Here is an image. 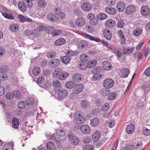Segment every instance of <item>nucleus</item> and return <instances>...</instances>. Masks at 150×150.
Returning a JSON list of instances; mask_svg holds the SVG:
<instances>
[{
    "instance_id": "1",
    "label": "nucleus",
    "mask_w": 150,
    "mask_h": 150,
    "mask_svg": "<svg viewBox=\"0 0 150 150\" xmlns=\"http://www.w3.org/2000/svg\"><path fill=\"white\" fill-rule=\"evenodd\" d=\"M52 75L54 77L58 78L59 79L63 80L69 76V74L66 72L63 71L61 69L58 68L54 70Z\"/></svg>"
},
{
    "instance_id": "2",
    "label": "nucleus",
    "mask_w": 150,
    "mask_h": 150,
    "mask_svg": "<svg viewBox=\"0 0 150 150\" xmlns=\"http://www.w3.org/2000/svg\"><path fill=\"white\" fill-rule=\"evenodd\" d=\"M74 117V122L76 124L80 125L84 123L86 120L85 117L79 113H76Z\"/></svg>"
},
{
    "instance_id": "3",
    "label": "nucleus",
    "mask_w": 150,
    "mask_h": 150,
    "mask_svg": "<svg viewBox=\"0 0 150 150\" xmlns=\"http://www.w3.org/2000/svg\"><path fill=\"white\" fill-rule=\"evenodd\" d=\"M114 84V81L111 79L107 78L104 80L103 82V86L107 89L111 88Z\"/></svg>"
},
{
    "instance_id": "4",
    "label": "nucleus",
    "mask_w": 150,
    "mask_h": 150,
    "mask_svg": "<svg viewBox=\"0 0 150 150\" xmlns=\"http://www.w3.org/2000/svg\"><path fill=\"white\" fill-rule=\"evenodd\" d=\"M56 136L61 141H64L66 138V135L62 130H59L56 132Z\"/></svg>"
},
{
    "instance_id": "5",
    "label": "nucleus",
    "mask_w": 150,
    "mask_h": 150,
    "mask_svg": "<svg viewBox=\"0 0 150 150\" xmlns=\"http://www.w3.org/2000/svg\"><path fill=\"white\" fill-rule=\"evenodd\" d=\"M57 97L60 99H63L67 96L68 92L65 89H59Z\"/></svg>"
},
{
    "instance_id": "6",
    "label": "nucleus",
    "mask_w": 150,
    "mask_h": 150,
    "mask_svg": "<svg viewBox=\"0 0 150 150\" xmlns=\"http://www.w3.org/2000/svg\"><path fill=\"white\" fill-rule=\"evenodd\" d=\"M81 9L85 11H89L92 8L91 5L88 2H83L81 5Z\"/></svg>"
},
{
    "instance_id": "7",
    "label": "nucleus",
    "mask_w": 150,
    "mask_h": 150,
    "mask_svg": "<svg viewBox=\"0 0 150 150\" xmlns=\"http://www.w3.org/2000/svg\"><path fill=\"white\" fill-rule=\"evenodd\" d=\"M81 131L85 134L90 133L91 129L89 126L87 125H83L80 127Z\"/></svg>"
},
{
    "instance_id": "8",
    "label": "nucleus",
    "mask_w": 150,
    "mask_h": 150,
    "mask_svg": "<svg viewBox=\"0 0 150 150\" xmlns=\"http://www.w3.org/2000/svg\"><path fill=\"white\" fill-rule=\"evenodd\" d=\"M73 91L74 93L76 94L80 93L83 88V85L81 83H79L74 87Z\"/></svg>"
},
{
    "instance_id": "9",
    "label": "nucleus",
    "mask_w": 150,
    "mask_h": 150,
    "mask_svg": "<svg viewBox=\"0 0 150 150\" xmlns=\"http://www.w3.org/2000/svg\"><path fill=\"white\" fill-rule=\"evenodd\" d=\"M141 12L144 16H147L150 13L149 7L147 5L143 6L141 8Z\"/></svg>"
},
{
    "instance_id": "10",
    "label": "nucleus",
    "mask_w": 150,
    "mask_h": 150,
    "mask_svg": "<svg viewBox=\"0 0 150 150\" xmlns=\"http://www.w3.org/2000/svg\"><path fill=\"white\" fill-rule=\"evenodd\" d=\"M85 20L83 18H77L75 21L76 25L80 27L83 26L85 23Z\"/></svg>"
},
{
    "instance_id": "11",
    "label": "nucleus",
    "mask_w": 150,
    "mask_h": 150,
    "mask_svg": "<svg viewBox=\"0 0 150 150\" xmlns=\"http://www.w3.org/2000/svg\"><path fill=\"white\" fill-rule=\"evenodd\" d=\"M135 127L133 124H130L128 125L126 128V132L128 134L132 133L134 131Z\"/></svg>"
},
{
    "instance_id": "12",
    "label": "nucleus",
    "mask_w": 150,
    "mask_h": 150,
    "mask_svg": "<svg viewBox=\"0 0 150 150\" xmlns=\"http://www.w3.org/2000/svg\"><path fill=\"white\" fill-rule=\"evenodd\" d=\"M134 49V47H125L124 46L123 48V52L125 54L129 55L133 52Z\"/></svg>"
},
{
    "instance_id": "13",
    "label": "nucleus",
    "mask_w": 150,
    "mask_h": 150,
    "mask_svg": "<svg viewBox=\"0 0 150 150\" xmlns=\"http://www.w3.org/2000/svg\"><path fill=\"white\" fill-rule=\"evenodd\" d=\"M136 10V8L134 5H129L126 8L125 12L126 14H129L134 13Z\"/></svg>"
},
{
    "instance_id": "14",
    "label": "nucleus",
    "mask_w": 150,
    "mask_h": 150,
    "mask_svg": "<svg viewBox=\"0 0 150 150\" xmlns=\"http://www.w3.org/2000/svg\"><path fill=\"white\" fill-rule=\"evenodd\" d=\"M125 6V3L122 1H120L117 4L116 8L118 11L121 12L124 10Z\"/></svg>"
},
{
    "instance_id": "15",
    "label": "nucleus",
    "mask_w": 150,
    "mask_h": 150,
    "mask_svg": "<svg viewBox=\"0 0 150 150\" xmlns=\"http://www.w3.org/2000/svg\"><path fill=\"white\" fill-rule=\"evenodd\" d=\"M105 11L107 13L112 15H115L117 12L116 9L111 7H106Z\"/></svg>"
},
{
    "instance_id": "16",
    "label": "nucleus",
    "mask_w": 150,
    "mask_h": 150,
    "mask_svg": "<svg viewBox=\"0 0 150 150\" xmlns=\"http://www.w3.org/2000/svg\"><path fill=\"white\" fill-rule=\"evenodd\" d=\"M47 18L50 21L55 22L57 20L58 17L55 14L52 13L48 14L47 16Z\"/></svg>"
},
{
    "instance_id": "17",
    "label": "nucleus",
    "mask_w": 150,
    "mask_h": 150,
    "mask_svg": "<svg viewBox=\"0 0 150 150\" xmlns=\"http://www.w3.org/2000/svg\"><path fill=\"white\" fill-rule=\"evenodd\" d=\"M53 86L54 87V89L56 91H57L59 89L62 85L61 83L58 80H55L52 82Z\"/></svg>"
},
{
    "instance_id": "18",
    "label": "nucleus",
    "mask_w": 150,
    "mask_h": 150,
    "mask_svg": "<svg viewBox=\"0 0 150 150\" xmlns=\"http://www.w3.org/2000/svg\"><path fill=\"white\" fill-rule=\"evenodd\" d=\"M78 53V51H73L71 50H68L66 51L65 54L67 56L70 57L77 55Z\"/></svg>"
},
{
    "instance_id": "19",
    "label": "nucleus",
    "mask_w": 150,
    "mask_h": 150,
    "mask_svg": "<svg viewBox=\"0 0 150 150\" xmlns=\"http://www.w3.org/2000/svg\"><path fill=\"white\" fill-rule=\"evenodd\" d=\"M49 64L51 67H56L59 64V61L57 59H53L50 61Z\"/></svg>"
},
{
    "instance_id": "20",
    "label": "nucleus",
    "mask_w": 150,
    "mask_h": 150,
    "mask_svg": "<svg viewBox=\"0 0 150 150\" xmlns=\"http://www.w3.org/2000/svg\"><path fill=\"white\" fill-rule=\"evenodd\" d=\"M12 127L13 128L17 129L19 124V120L16 117H14L12 120Z\"/></svg>"
},
{
    "instance_id": "21",
    "label": "nucleus",
    "mask_w": 150,
    "mask_h": 150,
    "mask_svg": "<svg viewBox=\"0 0 150 150\" xmlns=\"http://www.w3.org/2000/svg\"><path fill=\"white\" fill-rule=\"evenodd\" d=\"M103 35L105 38L108 40H111L112 36V34L108 30H105L103 33Z\"/></svg>"
},
{
    "instance_id": "22",
    "label": "nucleus",
    "mask_w": 150,
    "mask_h": 150,
    "mask_svg": "<svg viewBox=\"0 0 150 150\" xmlns=\"http://www.w3.org/2000/svg\"><path fill=\"white\" fill-rule=\"evenodd\" d=\"M37 2V6L40 8H44L47 5V3L44 0H35Z\"/></svg>"
},
{
    "instance_id": "23",
    "label": "nucleus",
    "mask_w": 150,
    "mask_h": 150,
    "mask_svg": "<svg viewBox=\"0 0 150 150\" xmlns=\"http://www.w3.org/2000/svg\"><path fill=\"white\" fill-rule=\"evenodd\" d=\"M103 66L104 69L106 70H109L111 69L112 66L110 63L107 61L103 62L102 64Z\"/></svg>"
},
{
    "instance_id": "24",
    "label": "nucleus",
    "mask_w": 150,
    "mask_h": 150,
    "mask_svg": "<svg viewBox=\"0 0 150 150\" xmlns=\"http://www.w3.org/2000/svg\"><path fill=\"white\" fill-rule=\"evenodd\" d=\"M74 81L79 82L81 81L82 75L80 74H74L73 76Z\"/></svg>"
},
{
    "instance_id": "25",
    "label": "nucleus",
    "mask_w": 150,
    "mask_h": 150,
    "mask_svg": "<svg viewBox=\"0 0 150 150\" xmlns=\"http://www.w3.org/2000/svg\"><path fill=\"white\" fill-rule=\"evenodd\" d=\"M55 28L52 26H47L45 27V31L46 33H50L52 34L54 31Z\"/></svg>"
},
{
    "instance_id": "26",
    "label": "nucleus",
    "mask_w": 150,
    "mask_h": 150,
    "mask_svg": "<svg viewBox=\"0 0 150 150\" xmlns=\"http://www.w3.org/2000/svg\"><path fill=\"white\" fill-rule=\"evenodd\" d=\"M115 22L114 20L112 19H109L108 20L106 23V25L107 27L111 28L115 25Z\"/></svg>"
},
{
    "instance_id": "27",
    "label": "nucleus",
    "mask_w": 150,
    "mask_h": 150,
    "mask_svg": "<svg viewBox=\"0 0 150 150\" xmlns=\"http://www.w3.org/2000/svg\"><path fill=\"white\" fill-rule=\"evenodd\" d=\"M66 42L65 40L62 38H60L56 40L54 42L55 45H61L64 44Z\"/></svg>"
},
{
    "instance_id": "28",
    "label": "nucleus",
    "mask_w": 150,
    "mask_h": 150,
    "mask_svg": "<svg viewBox=\"0 0 150 150\" xmlns=\"http://www.w3.org/2000/svg\"><path fill=\"white\" fill-rule=\"evenodd\" d=\"M46 147L47 150H54L56 148L54 144L52 142H48L46 144Z\"/></svg>"
},
{
    "instance_id": "29",
    "label": "nucleus",
    "mask_w": 150,
    "mask_h": 150,
    "mask_svg": "<svg viewBox=\"0 0 150 150\" xmlns=\"http://www.w3.org/2000/svg\"><path fill=\"white\" fill-rule=\"evenodd\" d=\"M129 69L126 68H124L121 73V77L123 78L127 77L129 74Z\"/></svg>"
},
{
    "instance_id": "30",
    "label": "nucleus",
    "mask_w": 150,
    "mask_h": 150,
    "mask_svg": "<svg viewBox=\"0 0 150 150\" xmlns=\"http://www.w3.org/2000/svg\"><path fill=\"white\" fill-rule=\"evenodd\" d=\"M90 123L93 127H95L98 125L99 123V121L98 118L94 117L90 120Z\"/></svg>"
},
{
    "instance_id": "31",
    "label": "nucleus",
    "mask_w": 150,
    "mask_h": 150,
    "mask_svg": "<svg viewBox=\"0 0 150 150\" xmlns=\"http://www.w3.org/2000/svg\"><path fill=\"white\" fill-rule=\"evenodd\" d=\"M100 132L98 131L95 132L92 135V139L94 141H97L100 138Z\"/></svg>"
},
{
    "instance_id": "32",
    "label": "nucleus",
    "mask_w": 150,
    "mask_h": 150,
    "mask_svg": "<svg viewBox=\"0 0 150 150\" xmlns=\"http://www.w3.org/2000/svg\"><path fill=\"white\" fill-rule=\"evenodd\" d=\"M76 85L75 82L73 81H70L67 82L65 84V86L68 89H71Z\"/></svg>"
},
{
    "instance_id": "33",
    "label": "nucleus",
    "mask_w": 150,
    "mask_h": 150,
    "mask_svg": "<svg viewBox=\"0 0 150 150\" xmlns=\"http://www.w3.org/2000/svg\"><path fill=\"white\" fill-rule=\"evenodd\" d=\"M107 15L103 13H100L96 16V18L99 20H104L107 17Z\"/></svg>"
},
{
    "instance_id": "34",
    "label": "nucleus",
    "mask_w": 150,
    "mask_h": 150,
    "mask_svg": "<svg viewBox=\"0 0 150 150\" xmlns=\"http://www.w3.org/2000/svg\"><path fill=\"white\" fill-rule=\"evenodd\" d=\"M80 58L81 59L80 62H82L87 63V64L88 62V57L85 54H82L80 56Z\"/></svg>"
},
{
    "instance_id": "35",
    "label": "nucleus",
    "mask_w": 150,
    "mask_h": 150,
    "mask_svg": "<svg viewBox=\"0 0 150 150\" xmlns=\"http://www.w3.org/2000/svg\"><path fill=\"white\" fill-rule=\"evenodd\" d=\"M15 91L12 92H8L6 93L5 98L7 99L11 100L13 98L15 95Z\"/></svg>"
},
{
    "instance_id": "36",
    "label": "nucleus",
    "mask_w": 150,
    "mask_h": 150,
    "mask_svg": "<svg viewBox=\"0 0 150 150\" xmlns=\"http://www.w3.org/2000/svg\"><path fill=\"white\" fill-rule=\"evenodd\" d=\"M52 85L51 83L49 81H47L44 82L43 83L39 85V86L41 87L46 89L50 88Z\"/></svg>"
},
{
    "instance_id": "37",
    "label": "nucleus",
    "mask_w": 150,
    "mask_h": 150,
    "mask_svg": "<svg viewBox=\"0 0 150 150\" xmlns=\"http://www.w3.org/2000/svg\"><path fill=\"white\" fill-rule=\"evenodd\" d=\"M2 14L5 17L9 19H13L14 18V16L11 13H8L6 12H3L2 13Z\"/></svg>"
},
{
    "instance_id": "38",
    "label": "nucleus",
    "mask_w": 150,
    "mask_h": 150,
    "mask_svg": "<svg viewBox=\"0 0 150 150\" xmlns=\"http://www.w3.org/2000/svg\"><path fill=\"white\" fill-rule=\"evenodd\" d=\"M8 71V67L6 65H3L0 68V72L4 75V73H7Z\"/></svg>"
},
{
    "instance_id": "39",
    "label": "nucleus",
    "mask_w": 150,
    "mask_h": 150,
    "mask_svg": "<svg viewBox=\"0 0 150 150\" xmlns=\"http://www.w3.org/2000/svg\"><path fill=\"white\" fill-rule=\"evenodd\" d=\"M95 15L93 13H91L88 14L87 16L88 18L90 20H93L94 25H96L97 24L98 22L97 20H96V19L95 18ZM93 20H92L93 21Z\"/></svg>"
},
{
    "instance_id": "40",
    "label": "nucleus",
    "mask_w": 150,
    "mask_h": 150,
    "mask_svg": "<svg viewBox=\"0 0 150 150\" xmlns=\"http://www.w3.org/2000/svg\"><path fill=\"white\" fill-rule=\"evenodd\" d=\"M18 6L19 9L22 12H25L26 11V8L25 5L21 2H19L18 3Z\"/></svg>"
},
{
    "instance_id": "41",
    "label": "nucleus",
    "mask_w": 150,
    "mask_h": 150,
    "mask_svg": "<svg viewBox=\"0 0 150 150\" xmlns=\"http://www.w3.org/2000/svg\"><path fill=\"white\" fill-rule=\"evenodd\" d=\"M102 68L100 67H96L93 68L92 70V72L93 73L99 74L102 72Z\"/></svg>"
},
{
    "instance_id": "42",
    "label": "nucleus",
    "mask_w": 150,
    "mask_h": 150,
    "mask_svg": "<svg viewBox=\"0 0 150 150\" xmlns=\"http://www.w3.org/2000/svg\"><path fill=\"white\" fill-rule=\"evenodd\" d=\"M108 97V100L111 101L114 100L116 98V94L114 92H112L110 93Z\"/></svg>"
},
{
    "instance_id": "43",
    "label": "nucleus",
    "mask_w": 150,
    "mask_h": 150,
    "mask_svg": "<svg viewBox=\"0 0 150 150\" xmlns=\"http://www.w3.org/2000/svg\"><path fill=\"white\" fill-rule=\"evenodd\" d=\"M101 94L103 96H107L110 94V91L108 89H102L100 91Z\"/></svg>"
},
{
    "instance_id": "44",
    "label": "nucleus",
    "mask_w": 150,
    "mask_h": 150,
    "mask_svg": "<svg viewBox=\"0 0 150 150\" xmlns=\"http://www.w3.org/2000/svg\"><path fill=\"white\" fill-rule=\"evenodd\" d=\"M81 105L82 107L85 108H88L90 105L89 102L86 100H82L81 103Z\"/></svg>"
},
{
    "instance_id": "45",
    "label": "nucleus",
    "mask_w": 150,
    "mask_h": 150,
    "mask_svg": "<svg viewBox=\"0 0 150 150\" xmlns=\"http://www.w3.org/2000/svg\"><path fill=\"white\" fill-rule=\"evenodd\" d=\"M71 58L66 56L62 57L61 59V61L65 64H67L69 62Z\"/></svg>"
},
{
    "instance_id": "46",
    "label": "nucleus",
    "mask_w": 150,
    "mask_h": 150,
    "mask_svg": "<svg viewBox=\"0 0 150 150\" xmlns=\"http://www.w3.org/2000/svg\"><path fill=\"white\" fill-rule=\"evenodd\" d=\"M40 72V69L39 67L34 68L33 70V73L35 76L38 75Z\"/></svg>"
},
{
    "instance_id": "47",
    "label": "nucleus",
    "mask_w": 150,
    "mask_h": 150,
    "mask_svg": "<svg viewBox=\"0 0 150 150\" xmlns=\"http://www.w3.org/2000/svg\"><path fill=\"white\" fill-rule=\"evenodd\" d=\"M78 64L79 68L81 69H85L88 67V64L87 63L80 62Z\"/></svg>"
},
{
    "instance_id": "48",
    "label": "nucleus",
    "mask_w": 150,
    "mask_h": 150,
    "mask_svg": "<svg viewBox=\"0 0 150 150\" xmlns=\"http://www.w3.org/2000/svg\"><path fill=\"white\" fill-rule=\"evenodd\" d=\"M142 31V30L141 27L138 28L134 30L133 35L135 36H138L141 33Z\"/></svg>"
},
{
    "instance_id": "49",
    "label": "nucleus",
    "mask_w": 150,
    "mask_h": 150,
    "mask_svg": "<svg viewBox=\"0 0 150 150\" xmlns=\"http://www.w3.org/2000/svg\"><path fill=\"white\" fill-rule=\"evenodd\" d=\"M56 56V52L53 51H50L47 54V57L50 59L54 58Z\"/></svg>"
},
{
    "instance_id": "50",
    "label": "nucleus",
    "mask_w": 150,
    "mask_h": 150,
    "mask_svg": "<svg viewBox=\"0 0 150 150\" xmlns=\"http://www.w3.org/2000/svg\"><path fill=\"white\" fill-rule=\"evenodd\" d=\"M79 44V47L80 49H81L86 47L88 45V43L87 41L83 40H82L81 43Z\"/></svg>"
},
{
    "instance_id": "51",
    "label": "nucleus",
    "mask_w": 150,
    "mask_h": 150,
    "mask_svg": "<svg viewBox=\"0 0 150 150\" xmlns=\"http://www.w3.org/2000/svg\"><path fill=\"white\" fill-rule=\"evenodd\" d=\"M18 25L16 24H13L10 26V29L13 32H16L18 30Z\"/></svg>"
},
{
    "instance_id": "52",
    "label": "nucleus",
    "mask_w": 150,
    "mask_h": 150,
    "mask_svg": "<svg viewBox=\"0 0 150 150\" xmlns=\"http://www.w3.org/2000/svg\"><path fill=\"white\" fill-rule=\"evenodd\" d=\"M97 64V61L94 59L91 61L89 62V61L88 63V67L89 68H91L95 66Z\"/></svg>"
},
{
    "instance_id": "53",
    "label": "nucleus",
    "mask_w": 150,
    "mask_h": 150,
    "mask_svg": "<svg viewBox=\"0 0 150 150\" xmlns=\"http://www.w3.org/2000/svg\"><path fill=\"white\" fill-rule=\"evenodd\" d=\"M70 142L73 145H76L79 143V139L78 137L76 136L72 139V140H71Z\"/></svg>"
},
{
    "instance_id": "54",
    "label": "nucleus",
    "mask_w": 150,
    "mask_h": 150,
    "mask_svg": "<svg viewBox=\"0 0 150 150\" xmlns=\"http://www.w3.org/2000/svg\"><path fill=\"white\" fill-rule=\"evenodd\" d=\"M3 150H13V147L12 144L10 143L5 144L3 148Z\"/></svg>"
},
{
    "instance_id": "55",
    "label": "nucleus",
    "mask_w": 150,
    "mask_h": 150,
    "mask_svg": "<svg viewBox=\"0 0 150 150\" xmlns=\"http://www.w3.org/2000/svg\"><path fill=\"white\" fill-rule=\"evenodd\" d=\"M67 136L68 139L70 141L72 140V139L74 138V137H76V136L74 135L71 131L70 130L68 132Z\"/></svg>"
},
{
    "instance_id": "56",
    "label": "nucleus",
    "mask_w": 150,
    "mask_h": 150,
    "mask_svg": "<svg viewBox=\"0 0 150 150\" xmlns=\"http://www.w3.org/2000/svg\"><path fill=\"white\" fill-rule=\"evenodd\" d=\"M108 126L110 128L113 127L115 125V121L113 120L110 119L107 121Z\"/></svg>"
},
{
    "instance_id": "57",
    "label": "nucleus",
    "mask_w": 150,
    "mask_h": 150,
    "mask_svg": "<svg viewBox=\"0 0 150 150\" xmlns=\"http://www.w3.org/2000/svg\"><path fill=\"white\" fill-rule=\"evenodd\" d=\"M93 146L89 144H85L82 147L83 150H92Z\"/></svg>"
},
{
    "instance_id": "58",
    "label": "nucleus",
    "mask_w": 150,
    "mask_h": 150,
    "mask_svg": "<svg viewBox=\"0 0 150 150\" xmlns=\"http://www.w3.org/2000/svg\"><path fill=\"white\" fill-rule=\"evenodd\" d=\"M145 105L142 100H139L137 104V106L139 109H143L144 108Z\"/></svg>"
},
{
    "instance_id": "59",
    "label": "nucleus",
    "mask_w": 150,
    "mask_h": 150,
    "mask_svg": "<svg viewBox=\"0 0 150 150\" xmlns=\"http://www.w3.org/2000/svg\"><path fill=\"white\" fill-rule=\"evenodd\" d=\"M54 32L52 35L54 37L60 35L62 33V31L60 30H56L55 28Z\"/></svg>"
},
{
    "instance_id": "60",
    "label": "nucleus",
    "mask_w": 150,
    "mask_h": 150,
    "mask_svg": "<svg viewBox=\"0 0 150 150\" xmlns=\"http://www.w3.org/2000/svg\"><path fill=\"white\" fill-rule=\"evenodd\" d=\"M18 107L19 108L23 109L25 108V102L23 101H21L18 104Z\"/></svg>"
},
{
    "instance_id": "61",
    "label": "nucleus",
    "mask_w": 150,
    "mask_h": 150,
    "mask_svg": "<svg viewBox=\"0 0 150 150\" xmlns=\"http://www.w3.org/2000/svg\"><path fill=\"white\" fill-rule=\"evenodd\" d=\"M45 79L44 77H40L38 78L37 80V83L39 85L42 84V83L44 81Z\"/></svg>"
},
{
    "instance_id": "62",
    "label": "nucleus",
    "mask_w": 150,
    "mask_h": 150,
    "mask_svg": "<svg viewBox=\"0 0 150 150\" xmlns=\"http://www.w3.org/2000/svg\"><path fill=\"white\" fill-rule=\"evenodd\" d=\"M27 102L28 105H32L34 103V100L32 98H29L27 99Z\"/></svg>"
},
{
    "instance_id": "63",
    "label": "nucleus",
    "mask_w": 150,
    "mask_h": 150,
    "mask_svg": "<svg viewBox=\"0 0 150 150\" xmlns=\"http://www.w3.org/2000/svg\"><path fill=\"white\" fill-rule=\"evenodd\" d=\"M73 12L74 15H77L78 16H81L82 15V13L79 10L76 9L74 10Z\"/></svg>"
},
{
    "instance_id": "64",
    "label": "nucleus",
    "mask_w": 150,
    "mask_h": 150,
    "mask_svg": "<svg viewBox=\"0 0 150 150\" xmlns=\"http://www.w3.org/2000/svg\"><path fill=\"white\" fill-rule=\"evenodd\" d=\"M143 133L145 135H150V130L147 128H144Z\"/></svg>"
}]
</instances>
